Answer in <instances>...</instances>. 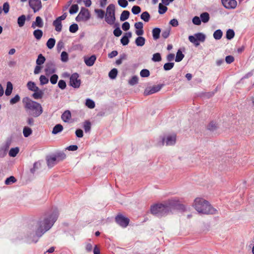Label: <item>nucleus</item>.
I'll return each mask as SVG.
<instances>
[{
  "label": "nucleus",
  "mask_w": 254,
  "mask_h": 254,
  "mask_svg": "<svg viewBox=\"0 0 254 254\" xmlns=\"http://www.w3.org/2000/svg\"><path fill=\"white\" fill-rule=\"evenodd\" d=\"M223 32L220 29L216 30L213 33V37L215 40H219L222 38Z\"/></svg>",
  "instance_id": "e433bc0d"
},
{
  "label": "nucleus",
  "mask_w": 254,
  "mask_h": 254,
  "mask_svg": "<svg viewBox=\"0 0 254 254\" xmlns=\"http://www.w3.org/2000/svg\"><path fill=\"white\" fill-rule=\"evenodd\" d=\"M79 74L74 73L69 78V85L74 88H78L81 84V80L79 79Z\"/></svg>",
  "instance_id": "6e6552de"
},
{
  "label": "nucleus",
  "mask_w": 254,
  "mask_h": 254,
  "mask_svg": "<svg viewBox=\"0 0 254 254\" xmlns=\"http://www.w3.org/2000/svg\"><path fill=\"white\" fill-rule=\"evenodd\" d=\"M41 167V163L39 161L36 162L34 163L33 167L30 169V172L32 174H34L36 170Z\"/></svg>",
  "instance_id": "8fccbe9b"
},
{
  "label": "nucleus",
  "mask_w": 254,
  "mask_h": 254,
  "mask_svg": "<svg viewBox=\"0 0 254 254\" xmlns=\"http://www.w3.org/2000/svg\"><path fill=\"white\" fill-rule=\"evenodd\" d=\"M96 60V57L95 55H92L90 57H86L84 58V61L86 64V65L88 66H92L95 63Z\"/></svg>",
  "instance_id": "f3484780"
},
{
  "label": "nucleus",
  "mask_w": 254,
  "mask_h": 254,
  "mask_svg": "<svg viewBox=\"0 0 254 254\" xmlns=\"http://www.w3.org/2000/svg\"><path fill=\"white\" fill-rule=\"evenodd\" d=\"M184 205L181 204L178 200L175 199H169L164 203L156 204L151 207V213L158 217L166 216L174 210L184 211Z\"/></svg>",
  "instance_id": "f03ea898"
},
{
  "label": "nucleus",
  "mask_w": 254,
  "mask_h": 254,
  "mask_svg": "<svg viewBox=\"0 0 254 254\" xmlns=\"http://www.w3.org/2000/svg\"><path fill=\"white\" fill-rule=\"evenodd\" d=\"M63 128V127L62 125L57 124L53 127L52 133L54 134H57L62 131Z\"/></svg>",
  "instance_id": "393cba45"
},
{
  "label": "nucleus",
  "mask_w": 254,
  "mask_h": 254,
  "mask_svg": "<svg viewBox=\"0 0 254 254\" xmlns=\"http://www.w3.org/2000/svg\"><path fill=\"white\" fill-rule=\"evenodd\" d=\"M176 142V134L167 135L165 137H160V141L157 143L159 146H163L165 144L167 146L174 145Z\"/></svg>",
  "instance_id": "423d86ee"
},
{
  "label": "nucleus",
  "mask_w": 254,
  "mask_h": 254,
  "mask_svg": "<svg viewBox=\"0 0 254 254\" xmlns=\"http://www.w3.org/2000/svg\"><path fill=\"white\" fill-rule=\"evenodd\" d=\"M162 60L161 56L160 53H157L154 54L152 58V60L155 62H160Z\"/></svg>",
  "instance_id": "3c124183"
},
{
  "label": "nucleus",
  "mask_w": 254,
  "mask_h": 254,
  "mask_svg": "<svg viewBox=\"0 0 254 254\" xmlns=\"http://www.w3.org/2000/svg\"><path fill=\"white\" fill-rule=\"evenodd\" d=\"M19 151V149L18 147H16L14 148H12L10 149L9 151V155L10 157H14L17 155Z\"/></svg>",
  "instance_id": "473e14b6"
},
{
  "label": "nucleus",
  "mask_w": 254,
  "mask_h": 254,
  "mask_svg": "<svg viewBox=\"0 0 254 254\" xmlns=\"http://www.w3.org/2000/svg\"><path fill=\"white\" fill-rule=\"evenodd\" d=\"M29 5L34 13L38 12L42 7L41 0H29Z\"/></svg>",
  "instance_id": "9d476101"
},
{
  "label": "nucleus",
  "mask_w": 254,
  "mask_h": 254,
  "mask_svg": "<svg viewBox=\"0 0 254 254\" xmlns=\"http://www.w3.org/2000/svg\"><path fill=\"white\" fill-rule=\"evenodd\" d=\"M55 43L56 40L54 38H50L48 40L46 45L49 49H51L54 47Z\"/></svg>",
  "instance_id": "c03bdc74"
},
{
  "label": "nucleus",
  "mask_w": 254,
  "mask_h": 254,
  "mask_svg": "<svg viewBox=\"0 0 254 254\" xmlns=\"http://www.w3.org/2000/svg\"><path fill=\"white\" fill-rule=\"evenodd\" d=\"M200 17L201 21L203 23L207 22L210 19L209 14L207 12L202 13L200 15Z\"/></svg>",
  "instance_id": "a878e982"
},
{
  "label": "nucleus",
  "mask_w": 254,
  "mask_h": 254,
  "mask_svg": "<svg viewBox=\"0 0 254 254\" xmlns=\"http://www.w3.org/2000/svg\"><path fill=\"white\" fill-rule=\"evenodd\" d=\"M85 105L90 109H93L95 107L94 101L90 99H87L86 100Z\"/></svg>",
  "instance_id": "37998d69"
},
{
  "label": "nucleus",
  "mask_w": 254,
  "mask_h": 254,
  "mask_svg": "<svg viewBox=\"0 0 254 254\" xmlns=\"http://www.w3.org/2000/svg\"><path fill=\"white\" fill-rule=\"evenodd\" d=\"M83 128L86 133L89 132L91 128V123L89 121H86L83 123Z\"/></svg>",
  "instance_id": "72a5a7b5"
},
{
  "label": "nucleus",
  "mask_w": 254,
  "mask_h": 254,
  "mask_svg": "<svg viewBox=\"0 0 254 254\" xmlns=\"http://www.w3.org/2000/svg\"><path fill=\"white\" fill-rule=\"evenodd\" d=\"M54 156L56 158V160L58 162L64 159L66 157L65 153L63 152H58Z\"/></svg>",
  "instance_id": "c85d7f7f"
},
{
  "label": "nucleus",
  "mask_w": 254,
  "mask_h": 254,
  "mask_svg": "<svg viewBox=\"0 0 254 254\" xmlns=\"http://www.w3.org/2000/svg\"><path fill=\"white\" fill-rule=\"evenodd\" d=\"M131 12L135 15L138 14L141 12V8L139 6L134 5L131 8Z\"/></svg>",
  "instance_id": "13d9d810"
},
{
  "label": "nucleus",
  "mask_w": 254,
  "mask_h": 254,
  "mask_svg": "<svg viewBox=\"0 0 254 254\" xmlns=\"http://www.w3.org/2000/svg\"><path fill=\"white\" fill-rule=\"evenodd\" d=\"M119 5L123 8L126 7L128 5V2L127 0H118Z\"/></svg>",
  "instance_id": "69168bd1"
},
{
  "label": "nucleus",
  "mask_w": 254,
  "mask_h": 254,
  "mask_svg": "<svg viewBox=\"0 0 254 254\" xmlns=\"http://www.w3.org/2000/svg\"><path fill=\"white\" fill-rule=\"evenodd\" d=\"M43 31L40 29L35 30L33 32V35L37 40H40L43 36Z\"/></svg>",
  "instance_id": "7c9ffc66"
},
{
  "label": "nucleus",
  "mask_w": 254,
  "mask_h": 254,
  "mask_svg": "<svg viewBox=\"0 0 254 254\" xmlns=\"http://www.w3.org/2000/svg\"><path fill=\"white\" fill-rule=\"evenodd\" d=\"M225 61L228 64H230L234 61V58L233 56L229 55L225 58Z\"/></svg>",
  "instance_id": "774afa93"
},
{
  "label": "nucleus",
  "mask_w": 254,
  "mask_h": 254,
  "mask_svg": "<svg viewBox=\"0 0 254 254\" xmlns=\"http://www.w3.org/2000/svg\"><path fill=\"white\" fill-rule=\"evenodd\" d=\"M235 36V32L233 29H229L226 32V38L228 40H231Z\"/></svg>",
  "instance_id": "a18cd8bd"
},
{
  "label": "nucleus",
  "mask_w": 254,
  "mask_h": 254,
  "mask_svg": "<svg viewBox=\"0 0 254 254\" xmlns=\"http://www.w3.org/2000/svg\"><path fill=\"white\" fill-rule=\"evenodd\" d=\"M58 75L56 74H54L50 77V82L52 84H55L57 83L58 79Z\"/></svg>",
  "instance_id": "680f3d73"
},
{
  "label": "nucleus",
  "mask_w": 254,
  "mask_h": 254,
  "mask_svg": "<svg viewBox=\"0 0 254 254\" xmlns=\"http://www.w3.org/2000/svg\"><path fill=\"white\" fill-rule=\"evenodd\" d=\"M95 12L97 14V17L100 19H103L105 17V11L101 9H95Z\"/></svg>",
  "instance_id": "f704fd0d"
},
{
  "label": "nucleus",
  "mask_w": 254,
  "mask_h": 254,
  "mask_svg": "<svg viewBox=\"0 0 254 254\" xmlns=\"http://www.w3.org/2000/svg\"><path fill=\"white\" fill-rule=\"evenodd\" d=\"M53 25L55 26V30L56 31L60 32L62 31V21H60L59 19H56L53 21Z\"/></svg>",
  "instance_id": "412c9836"
},
{
  "label": "nucleus",
  "mask_w": 254,
  "mask_h": 254,
  "mask_svg": "<svg viewBox=\"0 0 254 254\" xmlns=\"http://www.w3.org/2000/svg\"><path fill=\"white\" fill-rule=\"evenodd\" d=\"M28 89L31 91H35L37 90L39 88L36 85V84L33 81H29L27 84Z\"/></svg>",
  "instance_id": "cd10ccee"
},
{
  "label": "nucleus",
  "mask_w": 254,
  "mask_h": 254,
  "mask_svg": "<svg viewBox=\"0 0 254 254\" xmlns=\"http://www.w3.org/2000/svg\"><path fill=\"white\" fill-rule=\"evenodd\" d=\"M206 39V36L202 33H195L194 36H189V41L193 43L195 47L199 45V42H204Z\"/></svg>",
  "instance_id": "0eeeda50"
},
{
  "label": "nucleus",
  "mask_w": 254,
  "mask_h": 254,
  "mask_svg": "<svg viewBox=\"0 0 254 254\" xmlns=\"http://www.w3.org/2000/svg\"><path fill=\"white\" fill-rule=\"evenodd\" d=\"M26 21V16L25 15H21L18 17L17 24L20 27H22L24 25Z\"/></svg>",
  "instance_id": "c756f323"
},
{
  "label": "nucleus",
  "mask_w": 254,
  "mask_h": 254,
  "mask_svg": "<svg viewBox=\"0 0 254 254\" xmlns=\"http://www.w3.org/2000/svg\"><path fill=\"white\" fill-rule=\"evenodd\" d=\"M117 74L118 70L116 68H113L109 72V76L111 79H114L117 77Z\"/></svg>",
  "instance_id": "de8ad7c7"
},
{
  "label": "nucleus",
  "mask_w": 254,
  "mask_h": 254,
  "mask_svg": "<svg viewBox=\"0 0 254 254\" xmlns=\"http://www.w3.org/2000/svg\"><path fill=\"white\" fill-rule=\"evenodd\" d=\"M44 26L43 21L40 16H37L35 21H33L31 25V27L35 29L36 27L42 28Z\"/></svg>",
  "instance_id": "dca6fc26"
},
{
  "label": "nucleus",
  "mask_w": 254,
  "mask_h": 254,
  "mask_svg": "<svg viewBox=\"0 0 254 254\" xmlns=\"http://www.w3.org/2000/svg\"><path fill=\"white\" fill-rule=\"evenodd\" d=\"M45 72L47 75H49L56 72V64L53 61H49L46 63Z\"/></svg>",
  "instance_id": "9b49d317"
},
{
  "label": "nucleus",
  "mask_w": 254,
  "mask_h": 254,
  "mask_svg": "<svg viewBox=\"0 0 254 254\" xmlns=\"http://www.w3.org/2000/svg\"><path fill=\"white\" fill-rule=\"evenodd\" d=\"M79 9L78 5L77 4H72L69 10V12L70 14L76 13Z\"/></svg>",
  "instance_id": "a19ab883"
},
{
  "label": "nucleus",
  "mask_w": 254,
  "mask_h": 254,
  "mask_svg": "<svg viewBox=\"0 0 254 254\" xmlns=\"http://www.w3.org/2000/svg\"><path fill=\"white\" fill-rule=\"evenodd\" d=\"M145 43V39L142 36H138L137 37L135 40V43L136 45V46L139 47H142L143 46Z\"/></svg>",
  "instance_id": "5701e85b"
},
{
  "label": "nucleus",
  "mask_w": 254,
  "mask_h": 254,
  "mask_svg": "<svg viewBox=\"0 0 254 254\" xmlns=\"http://www.w3.org/2000/svg\"><path fill=\"white\" fill-rule=\"evenodd\" d=\"M140 18L145 22H148L150 18V15L147 11H144L141 14Z\"/></svg>",
  "instance_id": "c9c22d12"
},
{
  "label": "nucleus",
  "mask_w": 254,
  "mask_h": 254,
  "mask_svg": "<svg viewBox=\"0 0 254 254\" xmlns=\"http://www.w3.org/2000/svg\"><path fill=\"white\" fill-rule=\"evenodd\" d=\"M163 86V84H158L153 86L150 89H146L144 91V95H149L157 92L161 89Z\"/></svg>",
  "instance_id": "ddd939ff"
},
{
  "label": "nucleus",
  "mask_w": 254,
  "mask_h": 254,
  "mask_svg": "<svg viewBox=\"0 0 254 254\" xmlns=\"http://www.w3.org/2000/svg\"><path fill=\"white\" fill-rule=\"evenodd\" d=\"M32 130L31 129V128L27 127H25L23 128V135L25 137H27L29 136H30L32 134Z\"/></svg>",
  "instance_id": "4c0bfd02"
},
{
  "label": "nucleus",
  "mask_w": 254,
  "mask_h": 254,
  "mask_svg": "<svg viewBox=\"0 0 254 254\" xmlns=\"http://www.w3.org/2000/svg\"><path fill=\"white\" fill-rule=\"evenodd\" d=\"M45 58L43 56L42 54H40L38 56L36 63L37 65H41L45 63Z\"/></svg>",
  "instance_id": "2f4dec72"
},
{
  "label": "nucleus",
  "mask_w": 254,
  "mask_h": 254,
  "mask_svg": "<svg viewBox=\"0 0 254 254\" xmlns=\"http://www.w3.org/2000/svg\"><path fill=\"white\" fill-rule=\"evenodd\" d=\"M138 82V77L136 75L133 76L130 79H129L128 83L130 85L133 86Z\"/></svg>",
  "instance_id": "58836bf2"
},
{
  "label": "nucleus",
  "mask_w": 254,
  "mask_h": 254,
  "mask_svg": "<svg viewBox=\"0 0 254 254\" xmlns=\"http://www.w3.org/2000/svg\"><path fill=\"white\" fill-rule=\"evenodd\" d=\"M140 75L142 77H147L150 75V71L148 69H143L140 72Z\"/></svg>",
  "instance_id": "864d4df0"
},
{
  "label": "nucleus",
  "mask_w": 254,
  "mask_h": 254,
  "mask_svg": "<svg viewBox=\"0 0 254 254\" xmlns=\"http://www.w3.org/2000/svg\"><path fill=\"white\" fill-rule=\"evenodd\" d=\"M217 128V125L214 122H210L207 126V128L208 130L211 131H213L215 130Z\"/></svg>",
  "instance_id": "bf43d9fd"
},
{
  "label": "nucleus",
  "mask_w": 254,
  "mask_h": 254,
  "mask_svg": "<svg viewBox=\"0 0 254 254\" xmlns=\"http://www.w3.org/2000/svg\"><path fill=\"white\" fill-rule=\"evenodd\" d=\"M105 21L110 25H113L116 21L115 5L110 4L107 7L106 13L105 15Z\"/></svg>",
  "instance_id": "39448f33"
},
{
  "label": "nucleus",
  "mask_w": 254,
  "mask_h": 254,
  "mask_svg": "<svg viewBox=\"0 0 254 254\" xmlns=\"http://www.w3.org/2000/svg\"><path fill=\"white\" fill-rule=\"evenodd\" d=\"M33 92L34 93L32 94L31 96L34 99L38 100L43 98L44 93L42 90L40 89L39 88H38L37 90H35Z\"/></svg>",
  "instance_id": "6ab92c4d"
},
{
  "label": "nucleus",
  "mask_w": 254,
  "mask_h": 254,
  "mask_svg": "<svg viewBox=\"0 0 254 254\" xmlns=\"http://www.w3.org/2000/svg\"><path fill=\"white\" fill-rule=\"evenodd\" d=\"M174 66V63H167L164 64L163 68L165 70H171Z\"/></svg>",
  "instance_id": "5fc2aeb1"
},
{
  "label": "nucleus",
  "mask_w": 254,
  "mask_h": 254,
  "mask_svg": "<svg viewBox=\"0 0 254 254\" xmlns=\"http://www.w3.org/2000/svg\"><path fill=\"white\" fill-rule=\"evenodd\" d=\"M113 34L116 37H119L122 34V31L121 30L120 28L119 27H118L116 28L114 31Z\"/></svg>",
  "instance_id": "338daca9"
},
{
  "label": "nucleus",
  "mask_w": 254,
  "mask_h": 254,
  "mask_svg": "<svg viewBox=\"0 0 254 254\" xmlns=\"http://www.w3.org/2000/svg\"><path fill=\"white\" fill-rule=\"evenodd\" d=\"M47 165L49 168H52L58 162L54 155L47 157L46 159Z\"/></svg>",
  "instance_id": "a211bd4d"
},
{
  "label": "nucleus",
  "mask_w": 254,
  "mask_h": 254,
  "mask_svg": "<svg viewBox=\"0 0 254 254\" xmlns=\"http://www.w3.org/2000/svg\"><path fill=\"white\" fill-rule=\"evenodd\" d=\"M40 84L42 85L47 84L49 82V79L45 75H41L39 78Z\"/></svg>",
  "instance_id": "603ef678"
},
{
  "label": "nucleus",
  "mask_w": 254,
  "mask_h": 254,
  "mask_svg": "<svg viewBox=\"0 0 254 254\" xmlns=\"http://www.w3.org/2000/svg\"><path fill=\"white\" fill-rule=\"evenodd\" d=\"M192 23L194 24V25H199L201 24V19H200V17H199L197 16H194L193 18H192Z\"/></svg>",
  "instance_id": "0e129e2a"
},
{
  "label": "nucleus",
  "mask_w": 254,
  "mask_h": 254,
  "mask_svg": "<svg viewBox=\"0 0 254 254\" xmlns=\"http://www.w3.org/2000/svg\"><path fill=\"white\" fill-rule=\"evenodd\" d=\"M79 13L84 21L88 20L90 18V14L88 9L83 7H81Z\"/></svg>",
  "instance_id": "4468645a"
},
{
  "label": "nucleus",
  "mask_w": 254,
  "mask_h": 254,
  "mask_svg": "<svg viewBox=\"0 0 254 254\" xmlns=\"http://www.w3.org/2000/svg\"><path fill=\"white\" fill-rule=\"evenodd\" d=\"M195 209L199 213L204 214H214L216 209L213 208L208 201L201 198H196L193 204Z\"/></svg>",
  "instance_id": "20e7f679"
},
{
  "label": "nucleus",
  "mask_w": 254,
  "mask_h": 254,
  "mask_svg": "<svg viewBox=\"0 0 254 254\" xmlns=\"http://www.w3.org/2000/svg\"><path fill=\"white\" fill-rule=\"evenodd\" d=\"M152 32L153 39L156 40L160 37L161 29L158 27L154 28L153 29Z\"/></svg>",
  "instance_id": "4be33fe9"
},
{
  "label": "nucleus",
  "mask_w": 254,
  "mask_h": 254,
  "mask_svg": "<svg viewBox=\"0 0 254 254\" xmlns=\"http://www.w3.org/2000/svg\"><path fill=\"white\" fill-rule=\"evenodd\" d=\"M58 87L62 90L64 89L66 87L65 81L64 80H59L58 82Z\"/></svg>",
  "instance_id": "e2e57ef3"
},
{
  "label": "nucleus",
  "mask_w": 254,
  "mask_h": 254,
  "mask_svg": "<svg viewBox=\"0 0 254 254\" xmlns=\"http://www.w3.org/2000/svg\"><path fill=\"white\" fill-rule=\"evenodd\" d=\"M223 6L227 9H234L237 5L236 0H221Z\"/></svg>",
  "instance_id": "f8f14e48"
},
{
  "label": "nucleus",
  "mask_w": 254,
  "mask_h": 254,
  "mask_svg": "<svg viewBox=\"0 0 254 254\" xmlns=\"http://www.w3.org/2000/svg\"><path fill=\"white\" fill-rule=\"evenodd\" d=\"M132 36L131 32H127L124 34V36L121 39V43L123 46L127 45L129 42V38Z\"/></svg>",
  "instance_id": "2eb2a0df"
},
{
  "label": "nucleus",
  "mask_w": 254,
  "mask_h": 254,
  "mask_svg": "<svg viewBox=\"0 0 254 254\" xmlns=\"http://www.w3.org/2000/svg\"><path fill=\"white\" fill-rule=\"evenodd\" d=\"M20 99V96L18 94L16 95L13 98L10 100V104L13 105L16 104L19 101Z\"/></svg>",
  "instance_id": "052dcab7"
},
{
  "label": "nucleus",
  "mask_w": 254,
  "mask_h": 254,
  "mask_svg": "<svg viewBox=\"0 0 254 254\" xmlns=\"http://www.w3.org/2000/svg\"><path fill=\"white\" fill-rule=\"evenodd\" d=\"M17 181L16 179L14 177L11 176L7 178L4 182V183L6 185H11L14 183H15Z\"/></svg>",
  "instance_id": "ea45409f"
},
{
  "label": "nucleus",
  "mask_w": 254,
  "mask_h": 254,
  "mask_svg": "<svg viewBox=\"0 0 254 254\" xmlns=\"http://www.w3.org/2000/svg\"><path fill=\"white\" fill-rule=\"evenodd\" d=\"M115 221L118 224L123 228L127 227L129 222V219L121 214L117 215Z\"/></svg>",
  "instance_id": "1a4fd4ad"
},
{
  "label": "nucleus",
  "mask_w": 254,
  "mask_h": 254,
  "mask_svg": "<svg viewBox=\"0 0 254 254\" xmlns=\"http://www.w3.org/2000/svg\"><path fill=\"white\" fill-rule=\"evenodd\" d=\"M184 58V55L182 53L180 50H179L177 52L175 61L176 62H180Z\"/></svg>",
  "instance_id": "79ce46f5"
},
{
  "label": "nucleus",
  "mask_w": 254,
  "mask_h": 254,
  "mask_svg": "<svg viewBox=\"0 0 254 254\" xmlns=\"http://www.w3.org/2000/svg\"><path fill=\"white\" fill-rule=\"evenodd\" d=\"M166 6L167 5H163L161 3H159V10H158V12H159V14H163L165 13L166 12V11L168 9V8H167V7Z\"/></svg>",
  "instance_id": "49530a36"
},
{
  "label": "nucleus",
  "mask_w": 254,
  "mask_h": 254,
  "mask_svg": "<svg viewBox=\"0 0 254 254\" xmlns=\"http://www.w3.org/2000/svg\"><path fill=\"white\" fill-rule=\"evenodd\" d=\"M71 117V113L69 110H66L62 115L61 118L64 122H68Z\"/></svg>",
  "instance_id": "aec40b11"
},
{
  "label": "nucleus",
  "mask_w": 254,
  "mask_h": 254,
  "mask_svg": "<svg viewBox=\"0 0 254 254\" xmlns=\"http://www.w3.org/2000/svg\"><path fill=\"white\" fill-rule=\"evenodd\" d=\"M130 15V12L128 10H124L120 16V21H125L128 19Z\"/></svg>",
  "instance_id": "b1692460"
},
{
  "label": "nucleus",
  "mask_w": 254,
  "mask_h": 254,
  "mask_svg": "<svg viewBox=\"0 0 254 254\" xmlns=\"http://www.w3.org/2000/svg\"><path fill=\"white\" fill-rule=\"evenodd\" d=\"M59 212L57 208H54L51 212H48L41 217L37 221L35 230V236H33L32 242L36 243L45 233L50 230L57 220Z\"/></svg>",
  "instance_id": "f257e3e1"
},
{
  "label": "nucleus",
  "mask_w": 254,
  "mask_h": 254,
  "mask_svg": "<svg viewBox=\"0 0 254 254\" xmlns=\"http://www.w3.org/2000/svg\"><path fill=\"white\" fill-rule=\"evenodd\" d=\"M78 30V26L76 23H73L69 26V30L71 33H75Z\"/></svg>",
  "instance_id": "4d7b16f0"
},
{
  "label": "nucleus",
  "mask_w": 254,
  "mask_h": 254,
  "mask_svg": "<svg viewBox=\"0 0 254 254\" xmlns=\"http://www.w3.org/2000/svg\"><path fill=\"white\" fill-rule=\"evenodd\" d=\"M22 102L25 108L29 111V114L32 117H38L42 114L43 108L40 103L32 100L28 97H24Z\"/></svg>",
  "instance_id": "7ed1b4c3"
},
{
  "label": "nucleus",
  "mask_w": 254,
  "mask_h": 254,
  "mask_svg": "<svg viewBox=\"0 0 254 254\" xmlns=\"http://www.w3.org/2000/svg\"><path fill=\"white\" fill-rule=\"evenodd\" d=\"M61 60L63 62H67L68 60V55L65 52L63 51L61 53Z\"/></svg>",
  "instance_id": "09e8293b"
},
{
  "label": "nucleus",
  "mask_w": 254,
  "mask_h": 254,
  "mask_svg": "<svg viewBox=\"0 0 254 254\" xmlns=\"http://www.w3.org/2000/svg\"><path fill=\"white\" fill-rule=\"evenodd\" d=\"M13 86L12 84L10 81H8L6 84V88L5 91V94L6 96H9L12 91Z\"/></svg>",
  "instance_id": "bb28decb"
},
{
  "label": "nucleus",
  "mask_w": 254,
  "mask_h": 254,
  "mask_svg": "<svg viewBox=\"0 0 254 254\" xmlns=\"http://www.w3.org/2000/svg\"><path fill=\"white\" fill-rule=\"evenodd\" d=\"M170 28L166 29L165 30H163L161 34L162 37L164 39H167L168 38L170 34Z\"/></svg>",
  "instance_id": "6e6d98bb"
}]
</instances>
